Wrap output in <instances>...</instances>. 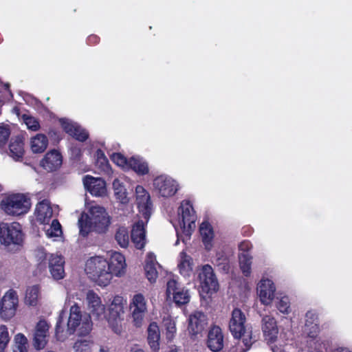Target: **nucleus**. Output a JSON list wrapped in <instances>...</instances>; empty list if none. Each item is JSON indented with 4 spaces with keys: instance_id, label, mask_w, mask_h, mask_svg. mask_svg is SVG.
Segmentation results:
<instances>
[{
    "instance_id": "nucleus-1",
    "label": "nucleus",
    "mask_w": 352,
    "mask_h": 352,
    "mask_svg": "<svg viewBox=\"0 0 352 352\" xmlns=\"http://www.w3.org/2000/svg\"><path fill=\"white\" fill-rule=\"evenodd\" d=\"M92 326L90 317H82L80 308L75 304L70 307L68 317L64 310L60 312L56 325V336L58 340L64 341L76 331L79 336H85L91 332Z\"/></svg>"
},
{
    "instance_id": "nucleus-2",
    "label": "nucleus",
    "mask_w": 352,
    "mask_h": 352,
    "mask_svg": "<svg viewBox=\"0 0 352 352\" xmlns=\"http://www.w3.org/2000/svg\"><path fill=\"white\" fill-rule=\"evenodd\" d=\"M80 234L87 236L90 232L105 234L111 225V217L106 209L98 204L86 206L78 221Z\"/></svg>"
},
{
    "instance_id": "nucleus-3",
    "label": "nucleus",
    "mask_w": 352,
    "mask_h": 352,
    "mask_svg": "<svg viewBox=\"0 0 352 352\" xmlns=\"http://www.w3.org/2000/svg\"><path fill=\"white\" fill-rule=\"evenodd\" d=\"M34 257L36 262L35 272L41 274L46 272L47 269L52 279L59 280L64 278L65 258L57 253L50 254L42 247L37 248L34 251Z\"/></svg>"
},
{
    "instance_id": "nucleus-4",
    "label": "nucleus",
    "mask_w": 352,
    "mask_h": 352,
    "mask_svg": "<svg viewBox=\"0 0 352 352\" xmlns=\"http://www.w3.org/2000/svg\"><path fill=\"white\" fill-rule=\"evenodd\" d=\"M197 216L193 207L189 201H183L178 209L177 226L176 232L177 241L181 239L186 243L196 228Z\"/></svg>"
},
{
    "instance_id": "nucleus-5",
    "label": "nucleus",
    "mask_w": 352,
    "mask_h": 352,
    "mask_svg": "<svg viewBox=\"0 0 352 352\" xmlns=\"http://www.w3.org/2000/svg\"><path fill=\"white\" fill-rule=\"evenodd\" d=\"M108 261L102 256H94L85 263V271L97 285L105 287L111 282Z\"/></svg>"
},
{
    "instance_id": "nucleus-6",
    "label": "nucleus",
    "mask_w": 352,
    "mask_h": 352,
    "mask_svg": "<svg viewBox=\"0 0 352 352\" xmlns=\"http://www.w3.org/2000/svg\"><path fill=\"white\" fill-rule=\"evenodd\" d=\"M246 318L239 309H234L229 322V329L235 338H241L242 342L248 350L252 344L256 340L252 336V331L245 324Z\"/></svg>"
},
{
    "instance_id": "nucleus-7",
    "label": "nucleus",
    "mask_w": 352,
    "mask_h": 352,
    "mask_svg": "<svg viewBox=\"0 0 352 352\" xmlns=\"http://www.w3.org/2000/svg\"><path fill=\"white\" fill-rule=\"evenodd\" d=\"M0 206L7 214L19 216L29 211L31 201L26 195L16 193L6 196L1 200Z\"/></svg>"
},
{
    "instance_id": "nucleus-8",
    "label": "nucleus",
    "mask_w": 352,
    "mask_h": 352,
    "mask_svg": "<svg viewBox=\"0 0 352 352\" xmlns=\"http://www.w3.org/2000/svg\"><path fill=\"white\" fill-rule=\"evenodd\" d=\"M19 307V296L14 289L7 290L0 298V319L4 322L12 320Z\"/></svg>"
},
{
    "instance_id": "nucleus-9",
    "label": "nucleus",
    "mask_w": 352,
    "mask_h": 352,
    "mask_svg": "<svg viewBox=\"0 0 352 352\" xmlns=\"http://www.w3.org/2000/svg\"><path fill=\"white\" fill-rule=\"evenodd\" d=\"M23 240L21 226L16 222L0 223V242L6 247L20 245Z\"/></svg>"
},
{
    "instance_id": "nucleus-10",
    "label": "nucleus",
    "mask_w": 352,
    "mask_h": 352,
    "mask_svg": "<svg viewBox=\"0 0 352 352\" xmlns=\"http://www.w3.org/2000/svg\"><path fill=\"white\" fill-rule=\"evenodd\" d=\"M124 305L125 302L122 297L115 296L109 307V314L106 318L110 327L118 334H120L123 330L122 321Z\"/></svg>"
},
{
    "instance_id": "nucleus-11",
    "label": "nucleus",
    "mask_w": 352,
    "mask_h": 352,
    "mask_svg": "<svg viewBox=\"0 0 352 352\" xmlns=\"http://www.w3.org/2000/svg\"><path fill=\"white\" fill-rule=\"evenodd\" d=\"M129 310L133 324L141 327L148 311V300L141 293H135L131 296L129 302Z\"/></svg>"
},
{
    "instance_id": "nucleus-12",
    "label": "nucleus",
    "mask_w": 352,
    "mask_h": 352,
    "mask_svg": "<svg viewBox=\"0 0 352 352\" xmlns=\"http://www.w3.org/2000/svg\"><path fill=\"white\" fill-rule=\"evenodd\" d=\"M198 279L201 292L209 294L214 293L219 288V283L212 267L204 265L199 270Z\"/></svg>"
},
{
    "instance_id": "nucleus-13",
    "label": "nucleus",
    "mask_w": 352,
    "mask_h": 352,
    "mask_svg": "<svg viewBox=\"0 0 352 352\" xmlns=\"http://www.w3.org/2000/svg\"><path fill=\"white\" fill-rule=\"evenodd\" d=\"M86 305L90 318L99 321L106 319L105 305L102 302L100 296L92 290L86 294Z\"/></svg>"
},
{
    "instance_id": "nucleus-14",
    "label": "nucleus",
    "mask_w": 352,
    "mask_h": 352,
    "mask_svg": "<svg viewBox=\"0 0 352 352\" xmlns=\"http://www.w3.org/2000/svg\"><path fill=\"white\" fill-rule=\"evenodd\" d=\"M153 186L158 193L164 197L173 196L178 190L175 180L167 175H160L153 181Z\"/></svg>"
},
{
    "instance_id": "nucleus-15",
    "label": "nucleus",
    "mask_w": 352,
    "mask_h": 352,
    "mask_svg": "<svg viewBox=\"0 0 352 352\" xmlns=\"http://www.w3.org/2000/svg\"><path fill=\"white\" fill-rule=\"evenodd\" d=\"M166 295L168 298L172 296L173 301L178 305L187 304L190 299L188 290L179 287L178 283L173 279L167 283Z\"/></svg>"
},
{
    "instance_id": "nucleus-16",
    "label": "nucleus",
    "mask_w": 352,
    "mask_h": 352,
    "mask_svg": "<svg viewBox=\"0 0 352 352\" xmlns=\"http://www.w3.org/2000/svg\"><path fill=\"white\" fill-rule=\"evenodd\" d=\"M50 324L43 319L36 324L33 333V346L36 350L44 349L50 337Z\"/></svg>"
},
{
    "instance_id": "nucleus-17",
    "label": "nucleus",
    "mask_w": 352,
    "mask_h": 352,
    "mask_svg": "<svg viewBox=\"0 0 352 352\" xmlns=\"http://www.w3.org/2000/svg\"><path fill=\"white\" fill-rule=\"evenodd\" d=\"M135 198L139 212L142 214L143 219H149L152 211V204L149 193L142 186H137L135 188Z\"/></svg>"
},
{
    "instance_id": "nucleus-18",
    "label": "nucleus",
    "mask_w": 352,
    "mask_h": 352,
    "mask_svg": "<svg viewBox=\"0 0 352 352\" xmlns=\"http://www.w3.org/2000/svg\"><path fill=\"white\" fill-rule=\"evenodd\" d=\"M261 329L265 340L268 344L274 343L278 337V328L274 316L265 315L261 320Z\"/></svg>"
},
{
    "instance_id": "nucleus-19",
    "label": "nucleus",
    "mask_w": 352,
    "mask_h": 352,
    "mask_svg": "<svg viewBox=\"0 0 352 352\" xmlns=\"http://www.w3.org/2000/svg\"><path fill=\"white\" fill-rule=\"evenodd\" d=\"M208 324V318L203 312L196 311L188 318V330L190 335L197 336L202 333Z\"/></svg>"
},
{
    "instance_id": "nucleus-20",
    "label": "nucleus",
    "mask_w": 352,
    "mask_h": 352,
    "mask_svg": "<svg viewBox=\"0 0 352 352\" xmlns=\"http://www.w3.org/2000/svg\"><path fill=\"white\" fill-rule=\"evenodd\" d=\"M275 291V286L270 279L262 278L258 284L257 292L261 302L264 305L272 303Z\"/></svg>"
},
{
    "instance_id": "nucleus-21",
    "label": "nucleus",
    "mask_w": 352,
    "mask_h": 352,
    "mask_svg": "<svg viewBox=\"0 0 352 352\" xmlns=\"http://www.w3.org/2000/svg\"><path fill=\"white\" fill-rule=\"evenodd\" d=\"M224 337L221 329L217 325L212 326L208 333L207 346L213 352L220 351L223 347Z\"/></svg>"
},
{
    "instance_id": "nucleus-22",
    "label": "nucleus",
    "mask_w": 352,
    "mask_h": 352,
    "mask_svg": "<svg viewBox=\"0 0 352 352\" xmlns=\"http://www.w3.org/2000/svg\"><path fill=\"white\" fill-rule=\"evenodd\" d=\"M85 189L92 195L101 197L106 193V183L100 177L86 175L82 179Z\"/></svg>"
},
{
    "instance_id": "nucleus-23",
    "label": "nucleus",
    "mask_w": 352,
    "mask_h": 352,
    "mask_svg": "<svg viewBox=\"0 0 352 352\" xmlns=\"http://www.w3.org/2000/svg\"><path fill=\"white\" fill-rule=\"evenodd\" d=\"M54 208L47 199L38 202L35 208L34 216L36 220L41 224L47 225L54 215Z\"/></svg>"
},
{
    "instance_id": "nucleus-24",
    "label": "nucleus",
    "mask_w": 352,
    "mask_h": 352,
    "mask_svg": "<svg viewBox=\"0 0 352 352\" xmlns=\"http://www.w3.org/2000/svg\"><path fill=\"white\" fill-rule=\"evenodd\" d=\"M148 219H140L134 223L131 230V240L137 249H142L146 244V231Z\"/></svg>"
},
{
    "instance_id": "nucleus-25",
    "label": "nucleus",
    "mask_w": 352,
    "mask_h": 352,
    "mask_svg": "<svg viewBox=\"0 0 352 352\" xmlns=\"http://www.w3.org/2000/svg\"><path fill=\"white\" fill-rule=\"evenodd\" d=\"M63 130L69 135L79 141H85L88 138V133L76 122L67 118L59 120Z\"/></svg>"
},
{
    "instance_id": "nucleus-26",
    "label": "nucleus",
    "mask_w": 352,
    "mask_h": 352,
    "mask_svg": "<svg viewBox=\"0 0 352 352\" xmlns=\"http://www.w3.org/2000/svg\"><path fill=\"white\" fill-rule=\"evenodd\" d=\"M111 279L113 276H120L124 273L126 263L124 256L117 252H112L108 261Z\"/></svg>"
},
{
    "instance_id": "nucleus-27",
    "label": "nucleus",
    "mask_w": 352,
    "mask_h": 352,
    "mask_svg": "<svg viewBox=\"0 0 352 352\" xmlns=\"http://www.w3.org/2000/svg\"><path fill=\"white\" fill-rule=\"evenodd\" d=\"M304 333L309 340L316 339L319 337L320 327L318 316L316 313L308 311L306 314Z\"/></svg>"
},
{
    "instance_id": "nucleus-28",
    "label": "nucleus",
    "mask_w": 352,
    "mask_h": 352,
    "mask_svg": "<svg viewBox=\"0 0 352 352\" xmlns=\"http://www.w3.org/2000/svg\"><path fill=\"white\" fill-rule=\"evenodd\" d=\"M62 157L60 154L55 151L48 152L41 161V165L48 171H53L60 166Z\"/></svg>"
},
{
    "instance_id": "nucleus-29",
    "label": "nucleus",
    "mask_w": 352,
    "mask_h": 352,
    "mask_svg": "<svg viewBox=\"0 0 352 352\" xmlns=\"http://www.w3.org/2000/svg\"><path fill=\"white\" fill-rule=\"evenodd\" d=\"M194 262L192 257L184 252H182L179 256L178 268L179 273L186 278L190 277L193 274Z\"/></svg>"
},
{
    "instance_id": "nucleus-30",
    "label": "nucleus",
    "mask_w": 352,
    "mask_h": 352,
    "mask_svg": "<svg viewBox=\"0 0 352 352\" xmlns=\"http://www.w3.org/2000/svg\"><path fill=\"white\" fill-rule=\"evenodd\" d=\"M147 340L151 349L153 352L160 350V331L157 324L155 322H151L147 329Z\"/></svg>"
},
{
    "instance_id": "nucleus-31",
    "label": "nucleus",
    "mask_w": 352,
    "mask_h": 352,
    "mask_svg": "<svg viewBox=\"0 0 352 352\" xmlns=\"http://www.w3.org/2000/svg\"><path fill=\"white\" fill-rule=\"evenodd\" d=\"M157 267L159 265L156 261L155 256L153 253H148L144 270L146 276L151 283H154L158 276Z\"/></svg>"
},
{
    "instance_id": "nucleus-32",
    "label": "nucleus",
    "mask_w": 352,
    "mask_h": 352,
    "mask_svg": "<svg viewBox=\"0 0 352 352\" xmlns=\"http://www.w3.org/2000/svg\"><path fill=\"white\" fill-rule=\"evenodd\" d=\"M48 146V138L42 133H37L30 140V146L34 153H41L45 151Z\"/></svg>"
},
{
    "instance_id": "nucleus-33",
    "label": "nucleus",
    "mask_w": 352,
    "mask_h": 352,
    "mask_svg": "<svg viewBox=\"0 0 352 352\" xmlns=\"http://www.w3.org/2000/svg\"><path fill=\"white\" fill-rule=\"evenodd\" d=\"M10 155L15 160H19L24 155V143L23 139L20 137H16L12 139L10 146Z\"/></svg>"
},
{
    "instance_id": "nucleus-34",
    "label": "nucleus",
    "mask_w": 352,
    "mask_h": 352,
    "mask_svg": "<svg viewBox=\"0 0 352 352\" xmlns=\"http://www.w3.org/2000/svg\"><path fill=\"white\" fill-rule=\"evenodd\" d=\"M199 231L206 249L211 250L214 233L210 224L208 222H203L200 226Z\"/></svg>"
},
{
    "instance_id": "nucleus-35",
    "label": "nucleus",
    "mask_w": 352,
    "mask_h": 352,
    "mask_svg": "<svg viewBox=\"0 0 352 352\" xmlns=\"http://www.w3.org/2000/svg\"><path fill=\"white\" fill-rule=\"evenodd\" d=\"M40 298V288L38 285L28 287L25 290L24 302L28 306L35 307Z\"/></svg>"
},
{
    "instance_id": "nucleus-36",
    "label": "nucleus",
    "mask_w": 352,
    "mask_h": 352,
    "mask_svg": "<svg viewBox=\"0 0 352 352\" xmlns=\"http://www.w3.org/2000/svg\"><path fill=\"white\" fill-rule=\"evenodd\" d=\"M128 168H132L140 175H144L148 172L147 163L140 157H131L129 160Z\"/></svg>"
},
{
    "instance_id": "nucleus-37",
    "label": "nucleus",
    "mask_w": 352,
    "mask_h": 352,
    "mask_svg": "<svg viewBox=\"0 0 352 352\" xmlns=\"http://www.w3.org/2000/svg\"><path fill=\"white\" fill-rule=\"evenodd\" d=\"M211 261L213 264L221 267L223 270L228 269L229 260L224 248L218 249L215 254L211 258Z\"/></svg>"
},
{
    "instance_id": "nucleus-38",
    "label": "nucleus",
    "mask_w": 352,
    "mask_h": 352,
    "mask_svg": "<svg viewBox=\"0 0 352 352\" xmlns=\"http://www.w3.org/2000/svg\"><path fill=\"white\" fill-rule=\"evenodd\" d=\"M240 269L245 276H250L252 272V257L248 252H241L239 255Z\"/></svg>"
},
{
    "instance_id": "nucleus-39",
    "label": "nucleus",
    "mask_w": 352,
    "mask_h": 352,
    "mask_svg": "<svg viewBox=\"0 0 352 352\" xmlns=\"http://www.w3.org/2000/svg\"><path fill=\"white\" fill-rule=\"evenodd\" d=\"M113 188L116 199L122 204H126L129 199L126 196V190L119 179H115L113 182Z\"/></svg>"
},
{
    "instance_id": "nucleus-40",
    "label": "nucleus",
    "mask_w": 352,
    "mask_h": 352,
    "mask_svg": "<svg viewBox=\"0 0 352 352\" xmlns=\"http://www.w3.org/2000/svg\"><path fill=\"white\" fill-rule=\"evenodd\" d=\"M44 230L48 238L60 237L63 234L61 225L57 219L52 220L51 224H47Z\"/></svg>"
},
{
    "instance_id": "nucleus-41",
    "label": "nucleus",
    "mask_w": 352,
    "mask_h": 352,
    "mask_svg": "<svg viewBox=\"0 0 352 352\" xmlns=\"http://www.w3.org/2000/svg\"><path fill=\"white\" fill-rule=\"evenodd\" d=\"M12 352H28V339L23 333L15 335Z\"/></svg>"
},
{
    "instance_id": "nucleus-42",
    "label": "nucleus",
    "mask_w": 352,
    "mask_h": 352,
    "mask_svg": "<svg viewBox=\"0 0 352 352\" xmlns=\"http://www.w3.org/2000/svg\"><path fill=\"white\" fill-rule=\"evenodd\" d=\"M163 325L166 330V338L171 340L174 338L176 332V322L170 316H167L163 319Z\"/></svg>"
},
{
    "instance_id": "nucleus-43",
    "label": "nucleus",
    "mask_w": 352,
    "mask_h": 352,
    "mask_svg": "<svg viewBox=\"0 0 352 352\" xmlns=\"http://www.w3.org/2000/svg\"><path fill=\"white\" fill-rule=\"evenodd\" d=\"M93 342L89 338L79 339L74 344V352H91Z\"/></svg>"
},
{
    "instance_id": "nucleus-44",
    "label": "nucleus",
    "mask_w": 352,
    "mask_h": 352,
    "mask_svg": "<svg viewBox=\"0 0 352 352\" xmlns=\"http://www.w3.org/2000/svg\"><path fill=\"white\" fill-rule=\"evenodd\" d=\"M307 344L313 352H324L328 346L327 342L320 337H318L316 339L309 340L307 341Z\"/></svg>"
},
{
    "instance_id": "nucleus-45",
    "label": "nucleus",
    "mask_w": 352,
    "mask_h": 352,
    "mask_svg": "<svg viewBox=\"0 0 352 352\" xmlns=\"http://www.w3.org/2000/svg\"><path fill=\"white\" fill-rule=\"evenodd\" d=\"M115 239L122 248H126L129 243L128 230L124 227L119 228L116 232Z\"/></svg>"
},
{
    "instance_id": "nucleus-46",
    "label": "nucleus",
    "mask_w": 352,
    "mask_h": 352,
    "mask_svg": "<svg viewBox=\"0 0 352 352\" xmlns=\"http://www.w3.org/2000/svg\"><path fill=\"white\" fill-rule=\"evenodd\" d=\"M10 340L8 328L5 324H0V352H5Z\"/></svg>"
},
{
    "instance_id": "nucleus-47",
    "label": "nucleus",
    "mask_w": 352,
    "mask_h": 352,
    "mask_svg": "<svg viewBox=\"0 0 352 352\" xmlns=\"http://www.w3.org/2000/svg\"><path fill=\"white\" fill-rule=\"evenodd\" d=\"M22 119L28 129L36 131L40 129L39 122L35 118L28 115H23L22 116Z\"/></svg>"
},
{
    "instance_id": "nucleus-48",
    "label": "nucleus",
    "mask_w": 352,
    "mask_h": 352,
    "mask_svg": "<svg viewBox=\"0 0 352 352\" xmlns=\"http://www.w3.org/2000/svg\"><path fill=\"white\" fill-rule=\"evenodd\" d=\"M276 307L280 312L283 314H289L290 312V302L287 296L280 298L276 304Z\"/></svg>"
},
{
    "instance_id": "nucleus-49",
    "label": "nucleus",
    "mask_w": 352,
    "mask_h": 352,
    "mask_svg": "<svg viewBox=\"0 0 352 352\" xmlns=\"http://www.w3.org/2000/svg\"><path fill=\"white\" fill-rule=\"evenodd\" d=\"M111 160L118 166L122 167L124 169H128L129 160H126L120 153H113L111 155Z\"/></svg>"
},
{
    "instance_id": "nucleus-50",
    "label": "nucleus",
    "mask_w": 352,
    "mask_h": 352,
    "mask_svg": "<svg viewBox=\"0 0 352 352\" xmlns=\"http://www.w3.org/2000/svg\"><path fill=\"white\" fill-rule=\"evenodd\" d=\"M10 134L8 125L0 124V147L6 144Z\"/></svg>"
},
{
    "instance_id": "nucleus-51",
    "label": "nucleus",
    "mask_w": 352,
    "mask_h": 352,
    "mask_svg": "<svg viewBox=\"0 0 352 352\" xmlns=\"http://www.w3.org/2000/svg\"><path fill=\"white\" fill-rule=\"evenodd\" d=\"M98 162H100L104 167L108 168L107 160L102 151L98 150L97 151Z\"/></svg>"
},
{
    "instance_id": "nucleus-52",
    "label": "nucleus",
    "mask_w": 352,
    "mask_h": 352,
    "mask_svg": "<svg viewBox=\"0 0 352 352\" xmlns=\"http://www.w3.org/2000/svg\"><path fill=\"white\" fill-rule=\"evenodd\" d=\"M239 248L242 252H248L251 248V244L248 241H243L239 244Z\"/></svg>"
},
{
    "instance_id": "nucleus-53",
    "label": "nucleus",
    "mask_w": 352,
    "mask_h": 352,
    "mask_svg": "<svg viewBox=\"0 0 352 352\" xmlns=\"http://www.w3.org/2000/svg\"><path fill=\"white\" fill-rule=\"evenodd\" d=\"M334 352H352L351 351H350L349 349L347 348H344V347H340V348H338L336 349Z\"/></svg>"
},
{
    "instance_id": "nucleus-54",
    "label": "nucleus",
    "mask_w": 352,
    "mask_h": 352,
    "mask_svg": "<svg viewBox=\"0 0 352 352\" xmlns=\"http://www.w3.org/2000/svg\"><path fill=\"white\" fill-rule=\"evenodd\" d=\"M131 352H145L143 349L138 347L133 348Z\"/></svg>"
},
{
    "instance_id": "nucleus-55",
    "label": "nucleus",
    "mask_w": 352,
    "mask_h": 352,
    "mask_svg": "<svg viewBox=\"0 0 352 352\" xmlns=\"http://www.w3.org/2000/svg\"><path fill=\"white\" fill-rule=\"evenodd\" d=\"M272 350L273 352H285L284 351H282L280 349L278 348L277 346H272Z\"/></svg>"
},
{
    "instance_id": "nucleus-56",
    "label": "nucleus",
    "mask_w": 352,
    "mask_h": 352,
    "mask_svg": "<svg viewBox=\"0 0 352 352\" xmlns=\"http://www.w3.org/2000/svg\"><path fill=\"white\" fill-rule=\"evenodd\" d=\"M2 190L1 186L0 185V191Z\"/></svg>"
}]
</instances>
